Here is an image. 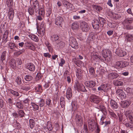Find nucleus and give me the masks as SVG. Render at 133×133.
I'll use <instances>...</instances> for the list:
<instances>
[{
    "label": "nucleus",
    "mask_w": 133,
    "mask_h": 133,
    "mask_svg": "<svg viewBox=\"0 0 133 133\" xmlns=\"http://www.w3.org/2000/svg\"><path fill=\"white\" fill-rule=\"evenodd\" d=\"M72 96V93L71 89L70 88H68L66 91V97L68 99H69L71 98Z\"/></svg>",
    "instance_id": "13"
},
{
    "label": "nucleus",
    "mask_w": 133,
    "mask_h": 133,
    "mask_svg": "<svg viewBox=\"0 0 133 133\" xmlns=\"http://www.w3.org/2000/svg\"><path fill=\"white\" fill-rule=\"evenodd\" d=\"M91 58L94 61H98L100 59V57L97 55H94L92 56Z\"/></svg>",
    "instance_id": "39"
},
{
    "label": "nucleus",
    "mask_w": 133,
    "mask_h": 133,
    "mask_svg": "<svg viewBox=\"0 0 133 133\" xmlns=\"http://www.w3.org/2000/svg\"><path fill=\"white\" fill-rule=\"evenodd\" d=\"M74 88L75 90L78 91L85 92L87 91L84 86L82 84L79 83L77 81L75 82V84L74 85Z\"/></svg>",
    "instance_id": "1"
},
{
    "label": "nucleus",
    "mask_w": 133,
    "mask_h": 133,
    "mask_svg": "<svg viewBox=\"0 0 133 133\" xmlns=\"http://www.w3.org/2000/svg\"><path fill=\"white\" fill-rule=\"evenodd\" d=\"M29 122L30 127V128L32 129L34 127L35 125L34 121L32 119H30Z\"/></svg>",
    "instance_id": "33"
},
{
    "label": "nucleus",
    "mask_w": 133,
    "mask_h": 133,
    "mask_svg": "<svg viewBox=\"0 0 133 133\" xmlns=\"http://www.w3.org/2000/svg\"><path fill=\"white\" fill-rule=\"evenodd\" d=\"M6 54V51H4L3 52L1 57V59L2 61L5 60V58Z\"/></svg>",
    "instance_id": "46"
},
{
    "label": "nucleus",
    "mask_w": 133,
    "mask_h": 133,
    "mask_svg": "<svg viewBox=\"0 0 133 133\" xmlns=\"http://www.w3.org/2000/svg\"><path fill=\"white\" fill-rule=\"evenodd\" d=\"M126 96V94H125V93L123 92L120 95H119V97L122 99H123Z\"/></svg>",
    "instance_id": "53"
},
{
    "label": "nucleus",
    "mask_w": 133,
    "mask_h": 133,
    "mask_svg": "<svg viewBox=\"0 0 133 133\" xmlns=\"http://www.w3.org/2000/svg\"><path fill=\"white\" fill-rule=\"evenodd\" d=\"M6 3L8 7L11 8L13 5L12 0H6Z\"/></svg>",
    "instance_id": "27"
},
{
    "label": "nucleus",
    "mask_w": 133,
    "mask_h": 133,
    "mask_svg": "<svg viewBox=\"0 0 133 133\" xmlns=\"http://www.w3.org/2000/svg\"><path fill=\"white\" fill-rule=\"evenodd\" d=\"M98 108L101 111L105 109V107L102 105H99L98 106Z\"/></svg>",
    "instance_id": "59"
},
{
    "label": "nucleus",
    "mask_w": 133,
    "mask_h": 133,
    "mask_svg": "<svg viewBox=\"0 0 133 133\" xmlns=\"http://www.w3.org/2000/svg\"><path fill=\"white\" fill-rule=\"evenodd\" d=\"M24 51V50L23 49L14 52V54L15 56H17L23 53Z\"/></svg>",
    "instance_id": "38"
},
{
    "label": "nucleus",
    "mask_w": 133,
    "mask_h": 133,
    "mask_svg": "<svg viewBox=\"0 0 133 133\" xmlns=\"http://www.w3.org/2000/svg\"><path fill=\"white\" fill-rule=\"evenodd\" d=\"M59 38V37L57 35H54L51 37V40L53 41H56Z\"/></svg>",
    "instance_id": "34"
},
{
    "label": "nucleus",
    "mask_w": 133,
    "mask_h": 133,
    "mask_svg": "<svg viewBox=\"0 0 133 133\" xmlns=\"http://www.w3.org/2000/svg\"><path fill=\"white\" fill-rule=\"evenodd\" d=\"M29 36L32 40L34 41H38V38L36 36L34 35H29Z\"/></svg>",
    "instance_id": "29"
},
{
    "label": "nucleus",
    "mask_w": 133,
    "mask_h": 133,
    "mask_svg": "<svg viewBox=\"0 0 133 133\" xmlns=\"http://www.w3.org/2000/svg\"><path fill=\"white\" fill-rule=\"evenodd\" d=\"M16 63H17V65H20L22 63V62L21 59H17L16 60Z\"/></svg>",
    "instance_id": "61"
},
{
    "label": "nucleus",
    "mask_w": 133,
    "mask_h": 133,
    "mask_svg": "<svg viewBox=\"0 0 133 133\" xmlns=\"http://www.w3.org/2000/svg\"><path fill=\"white\" fill-rule=\"evenodd\" d=\"M128 118L131 122V123H133V117L132 116L130 115H129L128 116Z\"/></svg>",
    "instance_id": "64"
},
{
    "label": "nucleus",
    "mask_w": 133,
    "mask_h": 133,
    "mask_svg": "<svg viewBox=\"0 0 133 133\" xmlns=\"http://www.w3.org/2000/svg\"><path fill=\"white\" fill-rule=\"evenodd\" d=\"M65 63V61L64 59H61V62L59 64V66H62Z\"/></svg>",
    "instance_id": "57"
},
{
    "label": "nucleus",
    "mask_w": 133,
    "mask_h": 133,
    "mask_svg": "<svg viewBox=\"0 0 133 133\" xmlns=\"http://www.w3.org/2000/svg\"><path fill=\"white\" fill-rule=\"evenodd\" d=\"M8 46L11 49L14 50L15 48H17L15 44L12 42H10L8 44Z\"/></svg>",
    "instance_id": "32"
},
{
    "label": "nucleus",
    "mask_w": 133,
    "mask_h": 133,
    "mask_svg": "<svg viewBox=\"0 0 133 133\" xmlns=\"http://www.w3.org/2000/svg\"><path fill=\"white\" fill-rule=\"evenodd\" d=\"M46 15L47 17H49L51 13V9L50 8H47L46 9Z\"/></svg>",
    "instance_id": "42"
},
{
    "label": "nucleus",
    "mask_w": 133,
    "mask_h": 133,
    "mask_svg": "<svg viewBox=\"0 0 133 133\" xmlns=\"http://www.w3.org/2000/svg\"><path fill=\"white\" fill-rule=\"evenodd\" d=\"M51 100L50 99H48L46 101V104L48 106H50L52 104Z\"/></svg>",
    "instance_id": "52"
},
{
    "label": "nucleus",
    "mask_w": 133,
    "mask_h": 133,
    "mask_svg": "<svg viewBox=\"0 0 133 133\" xmlns=\"http://www.w3.org/2000/svg\"><path fill=\"white\" fill-rule=\"evenodd\" d=\"M76 119L77 121L79 122L82 121V117L81 116L79 115H77L76 116Z\"/></svg>",
    "instance_id": "54"
},
{
    "label": "nucleus",
    "mask_w": 133,
    "mask_h": 133,
    "mask_svg": "<svg viewBox=\"0 0 133 133\" xmlns=\"http://www.w3.org/2000/svg\"><path fill=\"white\" fill-rule=\"evenodd\" d=\"M99 22L98 19H95L92 20V25L93 28L95 29H97L99 27Z\"/></svg>",
    "instance_id": "10"
},
{
    "label": "nucleus",
    "mask_w": 133,
    "mask_h": 133,
    "mask_svg": "<svg viewBox=\"0 0 133 133\" xmlns=\"http://www.w3.org/2000/svg\"><path fill=\"white\" fill-rule=\"evenodd\" d=\"M47 127L48 129L50 131H51L53 129L52 125L50 123H48L47 124Z\"/></svg>",
    "instance_id": "45"
},
{
    "label": "nucleus",
    "mask_w": 133,
    "mask_h": 133,
    "mask_svg": "<svg viewBox=\"0 0 133 133\" xmlns=\"http://www.w3.org/2000/svg\"><path fill=\"white\" fill-rule=\"evenodd\" d=\"M26 68L31 71H34L35 69V67L34 65L31 63L28 64L26 66Z\"/></svg>",
    "instance_id": "14"
},
{
    "label": "nucleus",
    "mask_w": 133,
    "mask_h": 133,
    "mask_svg": "<svg viewBox=\"0 0 133 133\" xmlns=\"http://www.w3.org/2000/svg\"><path fill=\"white\" fill-rule=\"evenodd\" d=\"M130 104V102L125 101L122 102L121 103V106L123 108L128 106Z\"/></svg>",
    "instance_id": "18"
},
{
    "label": "nucleus",
    "mask_w": 133,
    "mask_h": 133,
    "mask_svg": "<svg viewBox=\"0 0 133 133\" xmlns=\"http://www.w3.org/2000/svg\"><path fill=\"white\" fill-rule=\"evenodd\" d=\"M8 91L9 92L12 94L14 96H19V94L18 92L11 89H9Z\"/></svg>",
    "instance_id": "21"
},
{
    "label": "nucleus",
    "mask_w": 133,
    "mask_h": 133,
    "mask_svg": "<svg viewBox=\"0 0 133 133\" xmlns=\"http://www.w3.org/2000/svg\"><path fill=\"white\" fill-rule=\"evenodd\" d=\"M76 64L77 66H79V65H82L83 63L81 61H77L76 62Z\"/></svg>",
    "instance_id": "60"
},
{
    "label": "nucleus",
    "mask_w": 133,
    "mask_h": 133,
    "mask_svg": "<svg viewBox=\"0 0 133 133\" xmlns=\"http://www.w3.org/2000/svg\"><path fill=\"white\" fill-rule=\"evenodd\" d=\"M110 105L113 108L117 109L118 107V105L116 102L113 100L110 101Z\"/></svg>",
    "instance_id": "19"
},
{
    "label": "nucleus",
    "mask_w": 133,
    "mask_h": 133,
    "mask_svg": "<svg viewBox=\"0 0 133 133\" xmlns=\"http://www.w3.org/2000/svg\"><path fill=\"white\" fill-rule=\"evenodd\" d=\"M45 44L48 48L49 51L52 52L53 51V49L50 43L49 42L46 41L45 42Z\"/></svg>",
    "instance_id": "23"
},
{
    "label": "nucleus",
    "mask_w": 133,
    "mask_h": 133,
    "mask_svg": "<svg viewBox=\"0 0 133 133\" xmlns=\"http://www.w3.org/2000/svg\"><path fill=\"white\" fill-rule=\"evenodd\" d=\"M18 114L21 117H22L24 116L25 113L23 110H20L18 111Z\"/></svg>",
    "instance_id": "44"
},
{
    "label": "nucleus",
    "mask_w": 133,
    "mask_h": 133,
    "mask_svg": "<svg viewBox=\"0 0 133 133\" xmlns=\"http://www.w3.org/2000/svg\"><path fill=\"white\" fill-rule=\"evenodd\" d=\"M31 104L34 110H39V107L38 105L33 102L31 103Z\"/></svg>",
    "instance_id": "28"
},
{
    "label": "nucleus",
    "mask_w": 133,
    "mask_h": 133,
    "mask_svg": "<svg viewBox=\"0 0 133 133\" xmlns=\"http://www.w3.org/2000/svg\"><path fill=\"white\" fill-rule=\"evenodd\" d=\"M38 101L36 103L39 104V106L40 107H43L45 104V102L44 100L43 99H38Z\"/></svg>",
    "instance_id": "20"
},
{
    "label": "nucleus",
    "mask_w": 133,
    "mask_h": 133,
    "mask_svg": "<svg viewBox=\"0 0 133 133\" xmlns=\"http://www.w3.org/2000/svg\"><path fill=\"white\" fill-rule=\"evenodd\" d=\"M14 10L12 8H10L9 10L8 15L9 19L12 20L14 17Z\"/></svg>",
    "instance_id": "16"
},
{
    "label": "nucleus",
    "mask_w": 133,
    "mask_h": 133,
    "mask_svg": "<svg viewBox=\"0 0 133 133\" xmlns=\"http://www.w3.org/2000/svg\"><path fill=\"white\" fill-rule=\"evenodd\" d=\"M85 84V85L90 88H92L96 85V82L93 81H86Z\"/></svg>",
    "instance_id": "6"
},
{
    "label": "nucleus",
    "mask_w": 133,
    "mask_h": 133,
    "mask_svg": "<svg viewBox=\"0 0 133 133\" xmlns=\"http://www.w3.org/2000/svg\"><path fill=\"white\" fill-rule=\"evenodd\" d=\"M33 6L35 10V12H37L39 10V4L37 0H36L33 2Z\"/></svg>",
    "instance_id": "15"
},
{
    "label": "nucleus",
    "mask_w": 133,
    "mask_h": 133,
    "mask_svg": "<svg viewBox=\"0 0 133 133\" xmlns=\"http://www.w3.org/2000/svg\"><path fill=\"white\" fill-rule=\"evenodd\" d=\"M42 76V75L40 72H38L37 73L36 76V79L37 80H39L41 78Z\"/></svg>",
    "instance_id": "43"
},
{
    "label": "nucleus",
    "mask_w": 133,
    "mask_h": 133,
    "mask_svg": "<svg viewBox=\"0 0 133 133\" xmlns=\"http://www.w3.org/2000/svg\"><path fill=\"white\" fill-rule=\"evenodd\" d=\"M92 101L95 103L98 104L102 101L101 98L95 95H92L90 97Z\"/></svg>",
    "instance_id": "5"
},
{
    "label": "nucleus",
    "mask_w": 133,
    "mask_h": 133,
    "mask_svg": "<svg viewBox=\"0 0 133 133\" xmlns=\"http://www.w3.org/2000/svg\"><path fill=\"white\" fill-rule=\"evenodd\" d=\"M111 52L109 50L104 49L102 50V54L103 57L106 58L110 54Z\"/></svg>",
    "instance_id": "12"
},
{
    "label": "nucleus",
    "mask_w": 133,
    "mask_h": 133,
    "mask_svg": "<svg viewBox=\"0 0 133 133\" xmlns=\"http://www.w3.org/2000/svg\"><path fill=\"white\" fill-rule=\"evenodd\" d=\"M16 105L17 108L20 109H22L23 108V105L20 102H17L16 103Z\"/></svg>",
    "instance_id": "37"
},
{
    "label": "nucleus",
    "mask_w": 133,
    "mask_h": 133,
    "mask_svg": "<svg viewBox=\"0 0 133 133\" xmlns=\"http://www.w3.org/2000/svg\"><path fill=\"white\" fill-rule=\"evenodd\" d=\"M16 82L18 85H21L22 83V80L21 78L18 76L17 77L16 80Z\"/></svg>",
    "instance_id": "35"
},
{
    "label": "nucleus",
    "mask_w": 133,
    "mask_h": 133,
    "mask_svg": "<svg viewBox=\"0 0 133 133\" xmlns=\"http://www.w3.org/2000/svg\"><path fill=\"white\" fill-rule=\"evenodd\" d=\"M98 20H99V21L100 22L101 24H103L105 22V19L102 18H99Z\"/></svg>",
    "instance_id": "47"
},
{
    "label": "nucleus",
    "mask_w": 133,
    "mask_h": 133,
    "mask_svg": "<svg viewBox=\"0 0 133 133\" xmlns=\"http://www.w3.org/2000/svg\"><path fill=\"white\" fill-rule=\"evenodd\" d=\"M63 21V19L62 17L59 16L57 17L55 19V24L58 26H61Z\"/></svg>",
    "instance_id": "7"
},
{
    "label": "nucleus",
    "mask_w": 133,
    "mask_h": 133,
    "mask_svg": "<svg viewBox=\"0 0 133 133\" xmlns=\"http://www.w3.org/2000/svg\"><path fill=\"white\" fill-rule=\"evenodd\" d=\"M71 46L73 48L77 49L78 48V44L75 39L73 38H71Z\"/></svg>",
    "instance_id": "8"
},
{
    "label": "nucleus",
    "mask_w": 133,
    "mask_h": 133,
    "mask_svg": "<svg viewBox=\"0 0 133 133\" xmlns=\"http://www.w3.org/2000/svg\"><path fill=\"white\" fill-rule=\"evenodd\" d=\"M78 28V25L77 22H74L72 24L71 28L73 30H75L77 29Z\"/></svg>",
    "instance_id": "31"
},
{
    "label": "nucleus",
    "mask_w": 133,
    "mask_h": 133,
    "mask_svg": "<svg viewBox=\"0 0 133 133\" xmlns=\"http://www.w3.org/2000/svg\"><path fill=\"white\" fill-rule=\"evenodd\" d=\"M24 78L26 81H29L32 79L33 77L30 75H26L25 76Z\"/></svg>",
    "instance_id": "36"
},
{
    "label": "nucleus",
    "mask_w": 133,
    "mask_h": 133,
    "mask_svg": "<svg viewBox=\"0 0 133 133\" xmlns=\"http://www.w3.org/2000/svg\"><path fill=\"white\" fill-rule=\"evenodd\" d=\"M57 46L59 47H63L64 46L65 44L64 42H60L57 44Z\"/></svg>",
    "instance_id": "50"
},
{
    "label": "nucleus",
    "mask_w": 133,
    "mask_h": 133,
    "mask_svg": "<svg viewBox=\"0 0 133 133\" xmlns=\"http://www.w3.org/2000/svg\"><path fill=\"white\" fill-rule=\"evenodd\" d=\"M111 88V86L110 84H103L99 87L98 88V90L99 91H103L107 92L110 90Z\"/></svg>",
    "instance_id": "2"
},
{
    "label": "nucleus",
    "mask_w": 133,
    "mask_h": 133,
    "mask_svg": "<svg viewBox=\"0 0 133 133\" xmlns=\"http://www.w3.org/2000/svg\"><path fill=\"white\" fill-rule=\"evenodd\" d=\"M131 22L132 21L130 20L129 19L127 18L123 22L124 27L128 29H132V28L130 27L128 25V24L131 23Z\"/></svg>",
    "instance_id": "9"
},
{
    "label": "nucleus",
    "mask_w": 133,
    "mask_h": 133,
    "mask_svg": "<svg viewBox=\"0 0 133 133\" xmlns=\"http://www.w3.org/2000/svg\"><path fill=\"white\" fill-rule=\"evenodd\" d=\"M39 14L43 15L44 14V9L43 8H41L39 9Z\"/></svg>",
    "instance_id": "48"
},
{
    "label": "nucleus",
    "mask_w": 133,
    "mask_h": 133,
    "mask_svg": "<svg viewBox=\"0 0 133 133\" xmlns=\"http://www.w3.org/2000/svg\"><path fill=\"white\" fill-rule=\"evenodd\" d=\"M76 74L77 76H81L82 73V71L80 69H77L76 71Z\"/></svg>",
    "instance_id": "40"
},
{
    "label": "nucleus",
    "mask_w": 133,
    "mask_h": 133,
    "mask_svg": "<svg viewBox=\"0 0 133 133\" xmlns=\"http://www.w3.org/2000/svg\"><path fill=\"white\" fill-rule=\"evenodd\" d=\"M114 85L116 86H122L123 85V83L122 82L118 80L115 81L114 82Z\"/></svg>",
    "instance_id": "30"
},
{
    "label": "nucleus",
    "mask_w": 133,
    "mask_h": 133,
    "mask_svg": "<svg viewBox=\"0 0 133 133\" xmlns=\"http://www.w3.org/2000/svg\"><path fill=\"white\" fill-rule=\"evenodd\" d=\"M89 71L91 74H93L95 73V70L93 68L91 67L89 69Z\"/></svg>",
    "instance_id": "62"
},
{
    "label": "nucleus",
    "mask_w": 133,
    "mask_h": 133,
    "mask_svg": "<svg viewBox=\"0 0 133 133\" xmlns=\"http://www.w3.org/2000/svg\"><path fill=\"white\" fill-rule=\"evenodd\" d=\"M123 92V91L121 89H118L116 91V92L117 95L119 97V95H120Z\"/></svg>",
    "instance_id": "51"
},
{
    "label": "nucleus",
    "mask_w": 133,
    "mask_h": 133,
    "mask_svg": "<svg viewBox=\"0 0 133 133\" xmlns=\"http://www.w3.org/2000/svg\"><path fill=\"white\" fill-rule=\"evenodd\" d=\"M94 125H95L96 126V132L97 133H99L100 131V129L99 127V126L96 123H94Z\"/></svg>",
    "instance_id": "58"
},
{
    "label": "nucleus",
    "mask_w": 133,
    "mask_h": 133,
    "mask_svg": "<svg viewBox=\"0 0 133 133\" xmlns=\"http://www.w3.org/2000/svg\"><path fill=\"white\" fill-rule=\"evenodd\" d=\"M129 65V63L127 61H119L117 62L115 65L120 68H124Z\"/></svg>",
    "instance_id": "4"
},
{
    "label": "nucleus",
    "mask_w": 133,
    "mask_h": 133,
    "mask_svg": "<svg viewBox=\"0 0 133 133\" xmlns=\"http://www.w3.org/2000/svg\"><path fill=\"white\" fill-rule=\"evenodd\" d=\"M45 23L43 22H42L40 25V28L41 29L40 30V31H42V33H43V30H44V28L45 27Z\"/></svg>",
    "instance_id": "49"
},
{
    "label": "nucleus",
    "mask_w": 133,
    "mask_h": 133,
    "mask_svg": "<svg viewBox=\"0 0 133 133\" xmlns=\"http://www.w3.org/2000/svg\"><path fill=\"white\" fill-rule=\"evenodd\" d=\"M28 11L29 14L31 15H32L34 12L33 8L31 7L29 8Z\"/></svg>",
    "instance_id": "55"
},
{
    "label": "nucleus",
    "mask_w": 133,
    "mask_h": 133,
    "mask_svg": "<svg viewBox=\"0 0 133 133\" xmlns=\"http://www.w3.org/2000/svg\"><path fill=\"white\" fill-rule=\"evenodd\" d=\"M118 76V75L115 72L110 73L108 75V77L111 79H114L117 78Z\"/></svg>",
    "instance_id": "17"
},
{
    "label": "nucleus",
    "mask_w": 133,
    "mask_h": 133,
    "mask_svg": "<svg viewBox=\"0 0 133 133\" xmlns=\"http://www.w3.org/2000/svg\"><path fill=\"white\" fill-rule=\"evenodd\" d=\"M109 114L111 116L115 118L116 117V115L113 112L109 111Z\"/></svg>",
    "instance_id": "63"
},
{
    "label": "nucleus",
    "mask_w": 133,
    "mask_h": 133,
    "mask_svg": "<svg viewBox=\"0 0 133 133\" xmlns=\"http://www.w3.org/2000/svg\"><path fill=\"white\" fill-rule=\"evenodd\" d=\"M116 53V54L120 57H123L126 55V53L120 49H117Z\"/></svg>",
    "instance_id": "11"
},
{
    "label": "nucleus",
    "mask_w": 133,
    "mask_h": 133,
    "mask_svg": "<svg viewBox=\"0 0 133 133\" xmlns=\"http://www.w3.org/2000/svg\"><path fill=\"white\" fill-rule=\"evenodd\" d=\"M94 37L93 34H90L88 39V40H89L90 41H92L94 38Z\"/></svg>",
    "instance_id": "56"
},
{
    "label": "nucleus",
    "mask_w": 133,
    "mask_h": 133,
    "mask_svg": "<svg viewBox=\"0 0 133 133\" xmlns=\"http://www.w3.org/2000/svg\"><path fill=\"white\" fill-rule=\"evenodd\" d=\"M88 123L89 124V127H90L91 128H94L93 125L94 124V121L92 119H89L88 120Z\"/></svg>",
    "instance_id": "25"
},
{
    "label": "nucleus",
    "mask_w": 133,
    "mask_h": 133,
    "mask_svg": "<svg viewBox=\"0 0 133 133\" xmlns=\"http://www.w3.org/2000/svg\"><path fill=\"white\" fill-rule=\"evenodd\" d=\"M10 65L11 67L12 68H15L16 66V61L14 59H11V61L10 62Z\"/></svg>",
    "instance_id": "24"
},
{
    "label": "nucleus",
    "mask_w": 133,
    "mask_h": 133,
    "mask_svg": "<svg viewBox=\"0 0 133 133\" xmlns=\"http://www.w3.org/2000/svg\"><path fill=\"white\" fill-rule=\"evenodd\" d=\"M126 38L127 40V41L130 42L133 40V35L131 34H127Z\"/></svg>",
    "instance_id": "26"
},
{
    "label": "nucleus",
    "mask_w": 133,
    "mask_h": 133,
    "mask_svg": "<svg viewBox=\"0 0 133 133\" xmlns=\"http://www.w3.org/2000/svg\"><path fill=\"white\" fill-rule=\"evenodd\" d=\"M35 90L36 92L41 93L42 92V87L41 85L38 84L35 87Z\"/></svg>",
    "instance_id": "22"
},
{
    "label": "nucleus",
    "mask_w": 133,
    "mask_h": 133,
    "mask_svg": "<svg viewBox=\"0 0 133 133\" xmlns=\"http://www.w3.org/2000/svg\"><path fill=\"white\" fill-rule=\"evenodd\" d=\"M80 26L82 30L84 32H87L89 29L88 24L84 21L81 22Z\"/></svg>",
    "instance_id": "3"
},
{
    "label": "nucleus",
    "mask_w": 133,
    "mask_h": 133,
    "mask_svg": "<svg viewBox=\"0 0 133 133\" xmlns=\"http://www.w3.org/2000/svg\"><path fill=\"white\" fill-rule=\"evenodd\" d=\"M93 8L94 9H95L96 11H100L102 9V8L101 7L96 5H94L93 6Z\"/></svg>",
    "instance_id": "41"
}]
</instances>
